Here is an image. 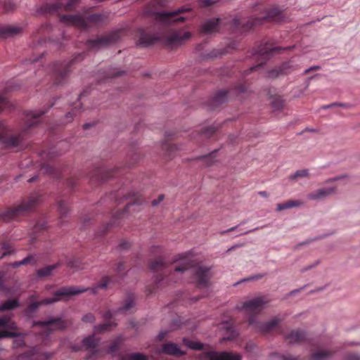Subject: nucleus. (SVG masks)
<instances>
[{
  "label": "nucleus",
  "instance_id": "1",
  "mask_svg": "<svg viewBox=\"0 0 360 360\" xmlns=\"http://www.w3.org/2000/svg\"><path fill=\"white\" fill-rule=\"evenodd\" d=\"M173 263H178L171 272L168 262L163 257L156 258L150 263V268L154 271H162L157 275L155 282L152 288H148L149 294L155 292L156 290L163 288L170 282H177L174 278L175 274L189 272L192 274V282L198 288H204L208 286L210 278V268L201 264L194 265L188 258V253H181L175 256Z\"/></svg>",
  "mask_w": 360,
  "mask_h": 360
},
{
  "label": "nucleus",
  "instance_id": "2",
  "mask_svg": "<svg viewBox=\"0 0 360 360\" xmlns=\"http://www.w3.org/2000/svg\"><path fill=\"white\" fill-rule=\"evenodd\" d=\"M11 107V104L7 98L0 96V112ZM46 112L44 110L26 112L24 116V124L19 131L7 126L4 122H0V153L4 150L19 147L25 136L39 123V117Z\"/></svg>",
  "mask_w": 360,
  "mask_h": 360
},
{
  "label": "nucleus",
  "instance_id": "3",
  "mask_svg": "<svg viewBox=\"0 0 360 360\" xmlns=\"http://www.w3.org/2000/svg\"><path fill=\"white\" fill-rule=\"evenodd\" d=\"M114 279L117 278L105 276L102 277L98 284L94 288H79L76 286L63 287L53 293L54 297L46 298L41 301H37L35 295L30 297V304L25 309V314L27 316H32L41 305H48L60 301L63 297L76 295L86 291H90L91 294H95L98 288L104 289L110 286Z\"/></svg>",
  "mask_w": 360,
  "mask_h": 360
},
{
  "label": "nucleus",
  "instance_id": "4",
  "mask_svg": "<svg viewBox=\"0 0 360 360\" xmlns=\"http://www.w3.org/2000/svg\"><path fill=\"white\" fill-rule=\"evenodd\" d=\"M269 302V300L264 297H258L243 302L241 305H237V309L245 311L250 316L249 325L253 326L256 329L263 333L272 331L282 321L278 316H276L271 321L262 323L255 321L254 316L262 311L264 305Z\"/></svg>",
  "mask_w": 360,
  "mask_h": 360
},
{
  "label": "nucleus",
  "instance_id": "5",
  "mask_svg": "<svg viewBox=\"0 0 360 360\" xmlns=\"http://www.w3.org/2000/svg\"><path fill=\"white\" fill-rule=\"evenodd\" d=\"M43 201V196L38 192L32 193L23 199L20 204L0 212V221L16 220L34 210Z\"/></svg>",
  "mask_w": 360,
  "mask_h": 360
},
{
  "label": "nucleus",
  "instance_id": "6",
  "mask_svg": "<svg viewBox=\"0 0 360 360\" xmlns=\"http://www.w3.org/2000/svg\"><path fill=\"white\" fill-rule=\"evenodd\" d=\"M286 16L283 10L278 6H273L267 8L263 17H251L244 25L245 30H249L257 25H263L266 22L281 23L285 22Z\"/></svg>",
  "mask_w": 360,
  "mask_h": 360
},
{
  "label": "nucleus",
  "instance_id": "7",
  "mask_svg": "<svg viewBox=\"0 0 360 360\" xmlns=\"http://www.w3.org/2000/svg\"><path fill=\"white\" fill-rule=\"evenodd\" d=\"M184 344L188 347L195 350H202V357L203 359L209 360H240V356L238 354H234L228 352L217 353L213 351L211 347H208L205 349L202 343L199 342H194L187 338H184Z\"/></svg>",
  "mask_w": 360,
  "mask_h": 360
},
{
  "label": "nucleus",
  "instance_id": "8",
  "mask_svg": "<svg viewBox=\"0 0 360 360\" xmlns=\"http://www.w3.org/2000/svg\"><path fill=\"white\" fill-rule=\"evenodd\" d=\"M70 324V322L68 320L60 318H51L47 321L34 322L33 326H39L41 329V333L39 335L37 338L41 340V342L46 345V341L51 332L63 330Z\"/></svg>",
  "mask_w": 360,
  "mask_h": 360
},
{
  "label": "nucleus",
  "instance_id": "9",
  "mask_svg": "<svg viewBox=\"0 0 360 360\" xmlns=\"http://www.w3.org/2000/svg\"><path fill=\"white\" fill-rule=\"evenodd\" d=\"M102 20V16L98 13L93 14H85L84 15L76 14V15H63L60 18V22L70 25H74L77 27L86 29L90 23H97Z\"/></svg>",
  "mask_w": 360,
  "mask_h": 360
},
{
  "label": "nucleus",
  "instance_id": "10",
  "mask_svg": "<svg viewBox=\"0 0 360 360\" xmlns=\"http://www.w3.org/2000/svg\"><path fill=\"white\" fill-rule=\"evenodd\" d=\"M248 86L245 84H240L238 85L234 89L226 91H217L209 103V107L211 110H217L221 105L225 103L229 97L232 93H234L237 96L244 93L247 91Z\"/></svg>",
  "mask_w": 360,
  "mask_h": 360
},
{
  "label": "nucleus",
  "instance_id": "11",
  "mask_svg": "<svg viewBox=\"0 0 360 360\" xmlns=\"http://www.w3.org/2000/svg\"><path fill=\"white\" fill-rule=\"evenodd\" d=\"M84 58L83 53H79L72 60L68 63H57L53 64L52 69L53 77L55 79V84H59L68 75L70 72V67L77 61Z\"/></svg>",
  "mask_w": 360,
  "mask_h": 360
},
{
  "label": "nucleus",
  "instance_id": "12",
  "mask_svg": "<svg viewBox=\"0 0 360 360\" xmlns=\"http://www.w3.org/2000/svg\"><path fill=\"white\" fill-rule=\"evenodd\" d=\"M281 48L274 46L272 43H270L269 40H263L261 44L255 51V55L260 57L262 61L257 65L251 67L249 70L250 72L256 71L259 70L262 64L271 56L274 53L278 52Z\"/></svg>",
  "mask_w": 360,
  "mask_h": 360
},
{
  "label": "nucleus",
  "instance_id": "13",
  "mask_svg": "<svg viewBox=\"0 0 360 360\" xmlns=\"http://www.w3.org/2000/svg\"><path fill=\"white\" fill-rule=\"evenodd\" d=\"M120 37V34L119 32H112L95 39H89L87 44L89 48L96 49L113 44L118 41Z\"/></svg>",
  "mask_w": 360,
  "mask_h": 360
},
{
  "label": "nucleus",
  "instance_id": "14",
  "mask_svg": "<svg viewBox=\"0 0 360 360\" xmlns=\"http://www.w3.org/2000/svg\"><path fill=\"white\" fill-rule=\"evenodd\" d=\"M186 10L179 9L174 12L157 13L155 15V20L163 24L171 22H181L186 19L184 16H179V14L184 13Z\"/></svg>",
  "mask_w": 360,
  "mask_h": 360
},
{
  "label": "nucleus",
  "instance_id": "15",
  "mask_svg": "<svg viewBox=\"0 0 360 360\" xmlns=\"http://www.w3.org/2000/svg\"><path fill=\"white\" fill-rule=\"evenodd\" d=\"M79 1L80 0H69L65 4H63V3L57 1L53 3L46 4L41 9L44 13H46L58 12L63 8L65 11H72Z\"/></svg>",
  "mask_w": 360,
  "mask_h": 360
},
{
  "label": "nucleus",
  "instance_id": "16",
  "mask_svg": "<svg viewBox=\"0 0 360 360\" xmlns=\"http://www.w3.org/2000/svg\"><path fill=\"white\" fill-rule=\"evenodd\" d=\"M116 174L112 170H108L103 167H98L94 169L90 175V180L98 184L103 183L110 177L115 176Z\"/></svg>",
  "mask_w": 360,
  "mask_h": 360
},
{
  "label": "nucleus",
  "instance_id": "17",
  "mask_svg": "<svg viewBox=\"0 0 360 360\" xmlns=\"http://www.w3.org/2000/svg\"><path fill=\"white\" fill-rule=\"evenodd\" d=\"M49 358V354L41 352L37 347H32L19 356V360H48Z\"/></svg>",
  "mask_w": 360,
  "mask_h": 360
},
{
  "label": "nucleus",
  "instance_id": "18",
  "mask_svg": "<svg viewBox=\"0 0 360 360\" xmlns=\"http://www.w3.org/2000/svg\"><path fill=\"white\" fill-rule=\"evenodd\" d=\"M285 339L290 344H301L308 340L307 333L300 329L292 330L290 333L285 335Z\"/></svg>",
  "mask_w": 360,
  "mask_h": 360
},
{
  "label": "nucleus",
  "instance_id": "19",
  "mask_svg": "<svg viewBox=\"0 0 360 360\" xmlns=\"http://www.w3.org/2000/svg\"><path fill=\"white\" fill-rule=\"evenodd\" d=\"M336 186L322 188L307 195V198L313 200H321L335 193Z\"/></svg>",
  "mask_w": 360,
  "mask_h": 360
},
{
  "label": "nucleus",
  "instance_id": "20",
  "mask_svg": "<svg viewBox=\"0 0 360 360\" xmlns=\"http://www.w3.org/2000/svg\"><path fill=\"white\" fill-rule=\"evenodd\" d=\"M124 198L126 200H129V202L127 203L124 210L121 213L118 214L117 216H116V218L122 217L126 212H129L131 207L135 205H141L143 202L142 196L139 193H129Z\"/></svg>",
  "mask_w": 360,
  "mask_h": 360
},
{
  "label": "nucleus",
  "instance_id": "21",
  "mask_svg": "<svg viewBox=\"0 0 360 360\" xmlns=\"http://www.w3.org/2000/svg\"><path fill=\"white\" fill-rule=\"evenodd\" d=\"M159 353L174 356H181L186 354V352H183L178 345L174 342L164 344Z\"/></svg>",
  "mask_w": 360,
  "mask_h": 360
},
{
  "label": "nucleus",
  "instance_id": "22",
  "mask_svg": "<svg viewBox=\"0 0 360 360\" xmlns=\"http://www.w3.org/2000/svg\"><path fill=\"white\" fill-rule=\"evenodd\" d=\"M220 22L221 19L219 18H211L205 21L200 26L201 32L204 34H212L218 32Z\"/></svg>",
  "mask_w": 360,
  "mask_h": 360
},
{
  "label": "nucleus",
  "instance_id": "23",
  "mask_svg": "<svg viewBox=\"0 0 360 360\" xmlns=\"http://www.w3.org/2000/svg\"><path fill=\"white\" fill-rule=\"evenodd\" d=\"M100 338L96 337L95 334H92L85 338L82 342L85 348L91 352L92 356L96 355V347L98 345Z\"/></svg>",
  "mask_w": 360,
  "mask_h": 360
},
{
  "label": "nucleus",
  "instance_id": "24",
  "mask_svg": "<svg viewBox=\"0 0 360 360\" xmlns=\"http://www.w3.org/2000/svg\"><path fill=\"white\" fill-rule=\"evenodd\" d=\"M191 34L189 32H175L167 37V43L169 45H178L182 41L188 39Z\"/></svg>",
  "mask_w": 360,
  "mask_h": 360
},
{
  "label": "nucleus",
  "instance_id": "25",
  "mask_svg": "<svg viewBox=\"0 0 360 360\" xmlns=\"http://www.w3.org/2000/svg\"><path fill=\"white\" fill-rule=\"evenodd\" d=\"M296 68L291 65V62L283 63L281 67L271 70L269 72L268 76L269 77H276L280 75H287L295 70Z\"/></svg>",
  "mask_w": 360,
  "mask_h": 360
},
{
  "label": "nucleus",
  "instance_id": "26",
  "mask_svg": "<svg viewBox=\"0 0 360 360\" xmlns=\"http://www.w3.org/2000/svg\"><path fill=\"white\" fill-rule=\"evenodd\" d=\"M134 300V295L132 293L128 294L127 297L124 300L122 306L120 307L117 311H115L114 314H117L118 313L127 314V312H129L135 305Z\"/></svg>",
  "mask_w": 360,
  "mask_h": 360
},
{
  "label": "nucleus",
  "instance_id": "27",
  "mask_svg": "<svg viewBox=\"0 0 360 360\" xmlns=\"http://www.w3.org/2000/svg\"><path fill=\"white\" fill-rule=\"evenodd\" d=\"M21 27L15 25H0V37H13L21 33Z\"/></svg>",
  "mask_w": 360,
  "mask_h": 360
},
{
  "label": "nucleus",
  "instance_id": "28",
  "mask_svg": "<svg viewBox=\"0 0 360 360\" xmlns=\"http://www.w3.org/2000/svg\"><path fill=\"white\" fill-rule=\"evenodd\" d=\"M158 40L156 36L153 34L141 31L139 37V44L143 46H147L154 44Z\"/></svg>",
  "mask_w": 360,
  "mask_h": 360
},
{
  "label": "nucleus",
  "instance_id": "29",
  "mask_svg": "<svg viewBox=\"0 0 360 360\" xmlns=\"http://www.w3.org/2000/svg\"><path fill=\"white\" fill-rule=\"evenodd\" d=\"M216 131L217 128L214 127H203L200 131L193 132L192 138L195 139L196 136H198L200 139H208L211 137Z\"/></svg>",
  "mask_w": 360,
  "mask_h": 360
},
{
  "label": "nucleus",
  "instance_id": "30",
  "mask_svg": "<svg viewBox=\"0 0 360 360\" xmlns=\"http://www.w3.org/2000/svg\"><path fill=\"white\" fill-rule=\"evenodd\" d=\"M302 205V202L300 200H288L286 202L279 203L277 205L276 210L277 211H282L286 209L298 207L300 205Z\"/></svg>",
  "mask_w": 360,
  "mask_h": 360
},
{
  "label": "nucleus",
  "instance_id": "31",
  "mask_svg": "<svg viewBox=\"0 0 360 360\" xmlns=\"http://www.w3.org/2000/svg\"><path fill=\"white\" fill-rule=\"evenodd\" d=\"M162 149L165 152L169 158H172L174 153L179 150V148L176 145L169 143L168 141L164 142L162 145Z\"/></svg>",
  "mask_w": 360,
  "mask_h": 360
},
{
  "label": "nucleus",
  "instance_id": "32",
  "mask_svg": "<svg viewBox=\"0 0 360 360\" xmlns=\"http://www.w3.org/2000/svg\"><path fill=\"white\" fill-rule=\"evenodd\" d=\"M58 264L46 266L37 271V275L39 278H44L50 276L51 272L58 267Z\"/></svg>",
  "mask_w": 360,
  "mask_h": 360
},
{
  "label": "nucleus",
  "instance_id": "33",
  "mask_svg": "<svg viewBox=\"0 0 360 360\" xmlns=\"http://www.w3.org/2000/svg\"><path fill=\"white\" fill-rule=\"evenodd\" d=\"M19 302L18 299L8 300L0 304V312L7 310H11L18 307Z\"/></svg>",
  "mask_w": 360,
  "mask_h": 360
},
{
  "label": "nucleus",
  "instance_id": "34",
  "mask_svg": "<svg viewBox=\"0 0 360 360\" xmlns=\"http://www.w3.org/2000/svg\"><path fill=\"white\" fill-rule=\"evenodd\" d=\"M116 325V323L112 321L100 324L94 327V332L97 333H102L107 331H110L112 330V328L115 327Z\"/></svg>",
  "mask_w": 360,
  "mask_h": 360
},
{
  "label": "nucleus",
  "instance_id": "35",
  "mask_svg": "<svg viewBox=\"0 0 360 360\" xmlns=\"http://www.w3.org/2000/svg\"><path fill=\"white\" fill-rule=\"evenodd\" d=\"M1 249L4 251L1 258L10 255L15 252V248L9 241H4L0 244Z\"/></svg>",
  "mask_w": 360,
  "mask_h": 360
},
{
  "label": "nucleus",
  "instance_id": "36",
  "mask_svg": "<svg viewBox=\"0 0 360 360\" xmlns=\"http://www.w3.org/2000/svg\"><path fill=\"white\" fill-rule=\"evenodd\" d=\"M41 170L48 174L53 176L56 179H60L62 177L58 170L49 164H44L42 165Z\"/></svg>",
  "mask_w": 360,
  "mask_h": 360
},
{
  "label": "nucleus",
  "instance_id": "37",
  "mask_svg": "<svg viewBox=\"0 0 360 360\" xmlns=\"http://www.w3.org/2000/svg\"><path fill=\"white\" fill-rule=\"evenodd\" d=\"M332 353L329 351L319 350L311 353L310 360H323L330 356Z\"/></svg>",
  "mask_w": 360,
  "mask_h": 360
},
{
  "label": "nucleus",
  "instance_id": "38",
  "mask_svg": "<svg viewBox=\"0 0 360 360\" xmlns=\"http://www.w3.org/2000/svg\"><path fill=\"white\" fill-rule=\"evenodd\" d=\"M271 105L274 110H279L283 108L284 101L281 96H273L271 98Z\"/></svg>",
  "mask_w": 360,
  "mask_h": 360
},
{
  "label": "nucleus",
  "instance_id": "39",
  "mask_svg": "<svg viewBox=\"0 0 360 360\" xmlns=\"http://www.w3.org/2000/svg\"><path fill=\"white\" fill-rule=\"evenodd\" d=\"M32 262H34V264L36 263L34 256L29 255L20 262H15L13 263H10L8 265L13 268H18L19 266H20L22 265H27Z\"/></svg>",
  "mask_w": 360,
  "mask_h": 360
},
{
  "label": "nucleus",
  "instance_id": "40",
  "mask_svg": "<svg viewBox=\"0 0 360 360\" xmlns=\"http://www.w3.org/2000/svg\"><path fill=\"white\" fill-rule=\"evenodd\" d=\"M57 206L60 218L65 217L69 211V208L66 202L64 200H60L58 202Z\"/></svg>",
  "mask_w": 360,
  "mask_h": 360
},
{
  "label": "nucleus",
  "instance_id": "41",
  "mask_svg": "<svg viewBox=\"0 0 360 360\" xmlns=\"http://www.w3.org/2000/svg\"><path fill=\"white\" fill-rule=\"evenodd\" d=\"M122 342V338L121 336L117 337L114 340L110 345L108 348V352L115 353L120 349V345Z\"/></svg>",
  "mask_w": 360,
  "mask_h": 360
},
{
  "label": "nucleus",
  "instance_id": "42",
  "mask_svg": "<svg viewBox=\"0 0 360 360\" xmlns=\"http://www.w3.org/2000/svg\"><path fill=\"white\" fill-rule=\"evenodd\" d=\"M15 340L13 342V345L15 347H20L22 346H25L27 343V337L24 335H20L18 333L17 336H14Z\"/></svg>",
  "mask_w": 360,
  "mask_h": 360
},
{
  "label": "nucleus",
  "instance_id": "43",
  "mask_svg": "<svg viewBox=\"0 0 360 360\" xmlns=\"http://www.w3.org/2000/svg\"><path fill=\"white\" fill-rule=\"evenodd\" d=\"M309 175V171L307 169L297 170L295 174L289 176V179L295 180L300 177H305Z\"/></svg>",
  "mask_w": 360,
  "mask_h": 360
},
{
  "label": "nucleus",
  "instance_id": "44",
  "mask_svg": "<svg viewBox=\"0 0 360 360\" xmlns=\"http://www.w3.org/2000/svg\"><path fill=\"white\" fill-rule=\"evenodd\" d=\"M216 153L217 151L214 150L210 154H208L202 157L206 166H210L215 162L214 158L215 156Z\"/></svg>",
  "mask_w": 360,
  "mask_h": 360
},
{
  "label": "nucleus",
  "instance_id": "45",
  "mask_svg": "<svg viewBox=\"0 0 360 360\" xmlns=\"http://www.w3.org/2000/svg\"><path fill=\"white\" fill-rule=\"evenodd\" d=\"M14 323L11 321V319L8 316L0 318V328L1 327H11L13 328Z\"/></svg>",
  "mask_w": 360,
  "mask_h": 360
},
{
  "label": "nucleus",
  "instance_id": "46",
  "mask_svg": "<svg viewBox=\"0 0 360 360\" xmlns=\"http://www.w3.org/2000/svg\"><path fill=\"white\" fill-rule=\"evenodd\" d=\"M81 105H82V104L79 102H77V103H74V108H73L72 111L68 112L65 115V118L68 119V120H67L65 123H68L72 120L73 117L76 115L75 112H74L73 111H75V110L77 111L78 110L77 108Z\"/></svg>",
  "mask_w": 360,
  "mask_h": 360
},
{
  "label": "nucleus",
  "instance_id": "47",
  "mask_svg": "<svg viewBox=\"0 0 360 360\" xmlns=\"http://www.w3.org/2000/svg\"><path fill=\"white\" fill-rule=\"evenodd\" d=\"M127 360H148V358L141 353H133L127 356Z\"/></svg>",
  "mask_w": 360,
  "mask_h": 360
},
{
  "label": "nucleus",
  "instance_id": "48",
  "mask_svg": "<svg viewBox=\"0 0 360 360\" xmlns=\"http://www.w3.org/2000/svg\"><path fill=\"white\" fill-rule=\"evenodd\" d=\"M219 0H198L200 6L202 8H207L219 2Z\"/></svg>",
  "mask_w": 360,
  "mask_h": 360
},
{
  "label": "nucleus",
  "instance_id": "49",
  "mask_svg": "<svg viewBox=\"0 0 360 360\" xmlns=\"http://www.w3.org/2000/svg\"><path fill=\"white\" fill-rule=\"evenodd\" d=\"M18 333L15 331H8V330H0V338H14V336H17Z\"/></svg>",
  "mask_w": 360,
  "mask_h": 360
},
{
  "label": "nucleus",
  "instance_id": "50",
  "mask_svg": "<svg viewBox=\"0 0 360 360\" xmlns=\"http://www.w3.org/2000/svg\"><path fill=\"white\" fill-rule=\"evenodd\" d=\"M15 4L11 0L5 1L4 4V8L6 12L13 11L15 8Z\"/></svg>",
  "mask_w": 360,
  "mask_h": 360
},
{
  "label": "nucleus",
  "instance_id": "51",
  "mask_svg": "<svg viewBox=\"0 0 360 360\" xmlns=\"http://www.w3.org/2000/svg\"><path fill=\"white\" fill-rule=\"evenodd\" d=\"M82 321H84L85 323H93L95 321L96 318L93 314L89 313V314H86V315H84L82 317Z\"/></svg>",
  "mask_w": 360,
  "mask_h": 360
},
{
  "label": "nucleus",
  "instance_id": "52",
  "mask_svg": "<svg viewBox=\"0 0 360 360\" xmlns=\"http://www.w3.org/2000/svg\"><path fill=\"white\" fill-rule=\"evenodd\" d=\"M333 106H341V107H343L345 108H349L351 105L349 104H348V103H331L330 105H323L322 107V108L327 109V108H329L333 107Z\"/></svg>",
  "mask_w": 360,
  "mask_h": 360
},
{
  "label": "nucleus",
  "instance_id": "53",
  "mask_svg": "<svg viewBox=\"0 0 360 360\" xmlns=\"http://www.w3.org/2000/svg\"><path fill=\"white\" fill-rule=\"evenodd\" d=\"M125 267L124 264L122 262H120L117 264L116 271L117 272L118 276L120 277L122 276V272L124 271Z\"/></svg>",
  "mask_w": 360,
  "mask_h": 360
},
{
  "label": "nucleus",
  "instance_id": "54",
  "mask_svg": "<svg viewBox=\"0 0 360 360\" xmlns=\"http://www.w3.org/2000/svg\"><path fill=\"white\" fill-rule=\"evenodd\" d=\"M51 27L49 25H42L39 30V34H44L45 32H49L51 30Z\"/></svg>",
  "mask_w": 360,
  "mask_h": 360
},
{
  "label": "nucleus",
  "instance_id": "55",
  "mask_svg": "<svg viewBox=\"0 0 360 360\" xmlns=\"http://www.w3.org/2000/svg\"><path fill=\"white\" fill-rule=\"evenodd\" d=\"M320 69H321V67L319 66V65L312 66V67L305 70L304 72V75H307V74L309 73L311 71L319 70Z\"/></svg>",
  "mask_w": 360,
  "mask_h": 360
},
{
  "label": "nucleus",
  "instance_id": "56",
  "mask_svg": "<svg viewBox=\"0 0 360 360\" xmlns=\"http://www.w3.org/2000/svg\"><path fill=\"white\" fill-rule=\"evenodd\" d=\"M347 360H360V356L356 354H349L347 356Z\"/></svg>",
  "mask_w": 360,
  "mask_h": 360
},
{
  "label": "nucleus",
  "instance_id": "57",
  "mask_svg": "<svg viewBox=\"0 0 360 360\" xmlns=\"http://www.w3.org/2000/svg\"><path fill=\"white\" fill-rule=\"evenodd\" d=\"M112 226V224H107V226H105L104 228H103L102 231H98V232L97 233V236H103V235L107 232V231H108V229H109V227H110V226Z\"/></svg>",
  "mask_w": 360,
  "mask_h": 360
},
{
  "label": "nucleus",
  "instance_id": "58",
  "mask_svg": "<svg viewBox=\"0 0 360 360\" xmlns=\"http://www.w3.org/2000/svg\"><path fill=\"white\" fill-rule=\"evenodd\" d=\"M168 332L167 331H161L158 335L157 336V339L159 340V341H162L165 337L167 336Z\"/></svg>",
  "mask_w": 360,
  "mask_h": 360
},
{
  "label": "nucleus",
  "instance_id": "59",
  "mask_svg": "<svg viewBox=\"0 0 360 360\" xmlns=\"http://www.w3.org/2000/svg\"><path fill=\"white\" fill-rule=\"evenodd\" d=\"M283 360H300L299 356H293L292 355H283L282 356Z\"/></svg>",
  "mask_w": 360,
  "mask_h": 360
},
{
  "label": "nucleus",
  "instance_id": "60",
  "mask_svg": "<svg viewBox=\"0 0 360 360\" xmlns=\"http://www.w3.org/2000/svg\"><path fill=\"white\" fill-rule=\"evenodd\" d=\"M163 199H164V195H159V197L157 200H153L152 201V205L157 206Z\"/></svg>",
  "mask_w": 360,
  "mask_h": 360
},
{
  "label": "nucleus",
  "instance_id": "61",
  "mask_svg": "<svg viewBox=\"0 0 360 360\" xmlns=\"http://www.w3.org/2000/svg\"><path fill=\"white\" fill-rule=\"evenodd\" d=\"M228 330L230 332L231 336L228 339H233L237 336L236 332L233 330L232 327H228Z\"/></svg>",
  "mask_w": 360,
  "mask_h": 360
},
{
  "label": "nucleus",
  "instance_id": "62",
  "mask_svg": "<svg viewBox=\"0 0 360 360\" xmlns=\"http://www.w3.org/2000/svg\"><path fill=\"white\" fill-rule=\"evenodd\" d=\"M113 316V314L112 313L111 311H106L104 314H103V318L105 319V320H109Z\"/></svg>",
  "mask_w": 360,
  "mask_h": 360
},
{
  "label": "nucleus",
  "instance_id": "63",
  "mask_svg": "<svg viewBox=\"0 0 360 360\" xmlns=\"http://www.w3.org/2000/svg\"><path fill=\"white\" fill-rule=\"evenodd\" d=\"M46 228V226H45V224L44 223H37L35 226H34V229L35 230H38V229H45Z\"/></svg>",
  "mask_w": 360,
  "mask_h": 360
},
{
  "label": "nucleus",
  "instance_id": "64",
  "mask_svg": "<svg viewBox=\"0 0 360 360\" xmlns=\"http://www.w3.org/2000/svg\"><path fill=\"white\" fill-rule=\"evenodd\" d=\"M130 246V243L127 241H123L120 243V247L123 249H127Z\"/></svg>",
  "mask_w": 360,
  "mask_h": 360
}]
</instances>
